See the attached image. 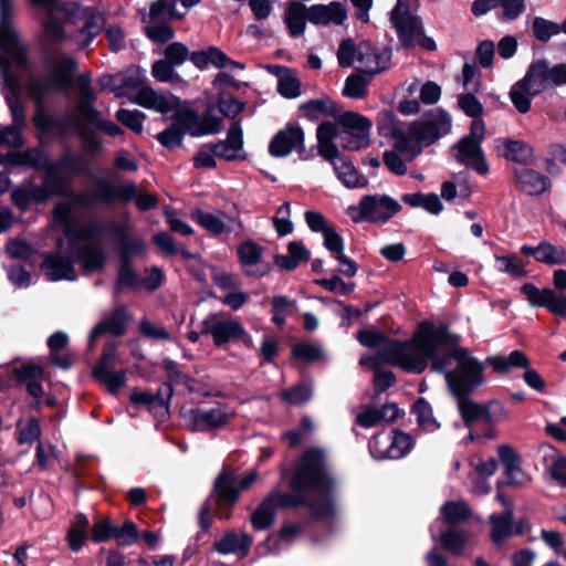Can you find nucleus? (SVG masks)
I'll return each instance as SVG.
<instances>
[{
  "mask_svg": "<svg viewBox=\"0 0 566 566\" xmlns=\"http://www.w3.org/2000/svg\"><path fill=\"white\" fill-rule=\"evenodd\" d=\"M126 322L127 315L124 307H117L113 312L105 314L103 319L90 333V346H93L94 342L105 333L115 336L123 335L125 333Z\"/></svg>",
  "mask_w": 566,
  "mask_h": 566,
  "instance_id": "obj_36",
  "label": "nucleus"
},
{
  "mask_svg": "<svg viewBox=\"0 0 566 566\" xmlns=\"http://www.w3.org/2000/svg\"><path fill=\"white\" fill-rule=\"evenodd\" d=\"M347 17L345 7L337 1L314 4L307 10V20L313 24H342Z\"/></svg>",
  "mask_w": 566,
  "mask_h": 566,
  "instance_id": "obj_37",
  "label": "nucleus"
},
{
  "mask_svg": "<svg viewBox=\"0 0 566 566\" xmlns=\"http://www.w3.org/2000/svg\"><path fill=\"white\" fill-rule=\"evenodd\" d=\"M400 209V205L386 195H369L359 201V212H398Z\"/></svg>",
  "mask_w": 566,
  "mask_h": 566,
  "instance_id": "obj_50",
  "label": "nucleus"
},
{
  "mask_svg": "<svg viewBox=\"0 0 566 566\" xmlns=\"http://www.w3.org/2000/svg\"><path fill=\"white\" fill-rule=\"evenodd\" d=\"M62 9L65 14V23H76L84 20V25L76 35L81 49L86 48L105 28L106 20L102 12L84 9L75 2L64 3Z\"/></svg>",
  "mask_w": 566,
  "mask_h": 566,
  "instance_id": "obj_13",
  "label": "nucleus"
},
{
  "mask_svg": "<svg viewBox=\"0 0 566 566\" xmlns=\"http://www.w3.org/2000/svg\"><path fill=\"white\" fill-rule=\"evenodd\" d=\"M28 66L25 48L20 42L14 29L8 24L0 27V75L10 91L20 90V81L14 71H23Z\"/></svg>",
  "mask_w": 566,
  "mask_h": 566,
  "instance_id": "obj_8",
  "label": "nucleus"
},
{
  "mask_svg": "<svg viewBox=\"0 0 566 566\" xmlns=\"http://www.w3.org/2000/svg\"><path fill=\"white\" fill-rule=\"evenodd\" d=\"M275 507L266 496L251 515V523L254 530L264 531L270 528L275 520Z\"/></svg>",
  "mask_w": 566,
  "mask_h": 566,
  "instance_id": "obj_55",
  "label": "nucleus"
},
{
  "mask_svg": "<svg viewBox=\"0 0 566 566\" xmlns=\"http://www.w3.org/2000/svg\"><path fill=\"white\" fill-rule=\"evenodd\" d=\"M455 159L480 175H488L490 167L486 163L481 144L469 139H461L454 147Z\"/></svg>",
  "mask_w": 566,
  "mask_h": 566,
  "instance_id": "obj_29",
  "label": "nucleus"
},
{
  "mask_svg": "<svg viewBox=\"0 0 566 566\" xmlns=\"http://www.w3.org/2000/svg\"><path fill=\"white\" fill-rule=\"evenodd\" d=\"M222 129V117L207 112L200 116L197 112L179 105V134L188 133L193 137L218 134Z\"/></svg>",
  "mask_w": 566,
  "mask_h": 566,
  "instance_id": "obj_18",
  "label": "nucleus"
},
{
  "mask_svg": "<svg viewBox=\"0 0 566 566\" xmlns=\"http://www.w3.org/2000/svg\"><path fill=\"white\" fill-rule=\"evenodd\" d=\"M198 222L210 233H234L241 230V221L233 214H193Z\"/></svg>",
  "mask_w": 566,
  "mask_h": 566,
  "instance_id": "obj_40",
  "label": "nucleus"
},
{
  "mask_svg": "<svg viewBox=\"0 0 566 566\" xmlns=\"http://www.w3.org/2000/svg\"><path fill=\"white\" fill-rule=\"evenodd\" d=\"M45 182L52 185L57 192L69 193L67 181L74 176L84 171L82 158L70 153L62 156L57 161L45 163Z\"/></svg>",
  "mask_w": 566,
  "mask_h": 566,
  "instance_id": "obj_17",
  "label": "nucleus"
},
{
  "mask_svg": "<svg viewBox=\"0 0 566 566\" xmlns=\"http://www.w3.org/2000/svg\"><path fill=\"white\" fill-rule=\"evenodd\" d=\"M337 135V126L334 123H322L316 130L318 154L333 164L340 181L348 187H355L358 184L357 171L352 163L339 156L338 149L334 144Z\"/></svg>",
  "mask_w": 566,
  "mask_h": 566,
  "instance_id": "obj_10",
  "label": "nucleus"
},
{
  "mask_svg": "<svg viewBox=\"0 0 566 566\" xmlns=\"http://www.w3.org/2000/svg\"><path fill=\"white\" fill-rule=\"evenodd\" d=\"M253 543L251 535L247 533L237 534L231 531L224 534L222 538L217 541L213 545L216 552L221 555L234 554L238 557H245Z\"/></svg>",
  "mask_w": 566,
  "mask_h": 566,
  "instance_id": "obj_38",
  "label": "nucleus"
},
{
  "mask_svg": "<svg viewBox=\"0 0 566 566\" xmlns=\"http://www.w3.org/2000/svg\"><path fill=\"white\" fill-rule=\"evenodd\" d=\"M430 534L433 541L439 539L442 547L455 556L463 555L464 549L469 543L468 532L454 527H450L449 530L438 534L436 526L432 525L430 527Z\"/></svg>",
  "mask_w": 566,
  "mask_h": 566,
  "instance_id": "obj_42",
  "label": "nucleus"
},
{
  "mask_svg": "<svg viewBox=\"0 0 566 566\" xmlns=\"http://www.w3.org/2000/svg\"><path fill=\"white\" fill-rule=\"evenodd\" d=\"M503 149L502 155L510 160L527 165L533 161V148L522 140H499Z\"/></svg>",
  "mask_w": 566,
  "mask_h": 566,
  "instance_id": "obj_48",
  "label": "nucleus"
},
{
  "mask_svg": "<svg viewBox=\"0 0 566 566\" xmlns=\"http://www.w3.org/2000/svg\"><path fill=\"white\" fill-rule=\"evenodd\" d=\"M390 21L395 27L401 44L406 48L413 46L422 40V27L417 17L412 15L403 3L398 0L391 12Z\"/></svg>",
  "mask_w": 566,
  "mask_h": 566,
  "instance_id": "obj_20",
  "label": "nucleus"
},
{
  "mask_svg": "<svg viewBox=\"0 0 566 566\" xmlns=\"http://www.w3.org/2000/svg\"><path fill=\"white\" fill-rule=\"evenodd\" d=\"M305 134L297 123H289L280 129L270 140L269 153L271 156L286 157L293 151L303 153Z\"/></svg>",
  "mask_w": 566,
  "mask_h": 566,
  "instance_id": "obj_22",
  "label": "nucleus"
},
{
  "mask_svg": "<svg viewBox=\"0 0 566 566\" xmlns=\"http://www.w3.org/2000/svg\"><path fill=\"white\" fill-rule=\"evenodd\" d=\"M185 61H191L198 69L205 70L209 64L221 70L227 54L217 46H210L206 51L190 52L187 46L179 43V65Z\"/></svg>",
  "mask_w": 566,
  "mask_h": 566,
  "instance_id": "obj_33",
  "label": "nucleus"
},
{
  "mask_svg": "<svg viewBox=\"0 0 566 566\" xmlns=\"http://www.w3.org/2000/svg\"><path fill=\"white\" fill-rule=\"evenodd\" d=\"M170 384H164L156 394L148 390L136 389L130 394V402L136 407H146L156 416L165 417L168 413V401L172 396Z\"/></svg>",
  "mask_w": 566,
  "mask_h": 566,
  "instance_id": "obj_28",
  "label": "nucleus"
},
{
  "mask_svg": "<svg viewBox=\"0 0 566 566\" xmlns=\"http://www.w3.org/2000/svg\"><path fill=\"white\" fill-rule=\"evenodd\" d=\"M515 184L524 192L541 195L549 188V179L527 167H520L514 170Z\"/></svg>",
  "mask_w": 566,
  "mask_h": 566,
  "instance_id": "obj_39",
  "label": "nucleus"
},
{
  "mask_svg": "<svg viewBox=\"0 0 566 566\" xmlns=\"http://www.w3.org/2000/svg\"><path fill=\"white\" fill-rule=\"evenodd\" d=\"M524 255L533 256L537 262L547 265L566 264V250L562 245L541 241L536 247L523 244L520 249Z\"/></svg>",
  "mask_w": 566,
  "mask_h": 566,
  "instance_id": "obj_34",
  "label": "nucleus"
},
{
  "mask_svg": "<svg viewBox=\"0 0 566 566\" xmlns=\"http://www.w3.org/2000/svg\"><path fill=\"white\" fill-rule=\"evenodd\" d=\"M459 336L443 324L422 322L409 344H394L389 356L402 369L421 374L431 361L432 370L441 373L453 396L470 395L485 382V363L458 346Z\"/></svg>",
  "mask_w": 566,
  "mask_h": 566,
  "instance_id": "obj_1",
  "label": "nucleus"
},
{
  "mask_svg": "<svg viewBox=\"0 0 566 566\" xmlns=\"http://www.w3.org/2000/svg\"><path fill=\"white\" fill-rule=\"evenodd\" d=\"M20 90L10 91L6 99L11 113L12 124L0 129V146L19 149L24 145L22 130L27 127V117L24 107L19 96ZM2 155H0V165H2Z\"/></svg>",
  "mask_w": 566,
  "mask_h": 566,
  "instance_id": "obj_15",
  "label": "nucleus"
},
{
  "mask_svg": "<svg viewBox=\"0 0 566 566\" xmlns=\"http://www.w3.org/2000/svg\"><path fill=\"white\" fill-rule=\"evenodd\" d=\"M290 488L293 494L272 491L268 495L275 511L281 507L305 506L314 518L335 515L336 481L328 471L323 450L312 448L296 460Z\"/></svg>",
  "mask_w": 566,
  "mask_h": 566,
  "instance_id": "obj_3",
  "label": "nucleus"
},
{
  "mask_svg": "<svg viewBox=\"0 0 566 566\" xmlns=\"http://www.w3.org/2000/svg\"><path fill=\"white\" fill-rule=\"evenodd\" d=\"M201 333L210 335L217 346H222L243 333V325L237 318L211 313L202 321Z\"/></svg>",
  "mask_w": 566,
  "mask_h": 566,
  "instance_id": "obj_23",
  "label": "nucleus"
},
{
  "mask_svg": "<svg viewBox=\"0 0 566 566\" xmlns=\"http://www.w3.org/2000/svg\"><path fill=\"white\" fill-rule=\"evenodd\" d=\"M18 440L21 444L39 441L41 437V427L38 419L31 417L27 420H20L17 423Z\"/></svg>",
  "mask_w": 566,
  "mask_h": 566,
  "instance_id": "obj_62",
  "label": "nucleus"
},
{
  "mask_svg": "<svg viewBox=\"0 0 566 566\" xmlns=\"http://www.w3.org/2000/svg\"><path fill=\"white\" fill-rule=\"evenodd\" d=\"M88 525L90 522L86 515L82 513L75 515V520L67 533L69 545L73 552H77L82 547L87 537Z\"/></svg>",
  "mask_w": 566,
  "mask_h": 566,
  "instance_id": "obj_58",
  "label": "nucleus"
},
{
  "mask_svg": "<svg viewBox=\"0 0 566 566\" xmlns=\"http://www.w3.org/2000/svg\"><path fill=\"white\" fill-rule=\"evenodd\" d=\"M213 151L218 158L226 160H235L242 157L243 132L239 122L231 124L224 140L213 144Z\"/></svg>",
  "mask_w": 566,
  "mask_h": 566,
  "instance_id": "obj_35",
  "label": "nucleus"
},
{
  "mask_svg": "<svg viewBox=\"0 0 566 566\" xmlns=\"http://www.w3.org/2000/svg\"><path fill=\"white\" fill-rule=\"evenodd\" d=\"M55 0L48 4H40L45 7L49 11V18L44 27L45 36L54 42H59L65 38L60 19L65 21V14L63 11V4H54Z\"/></svg>",
  "mask_w": 566,
  "mask_h": 566,
  "instance_id": "obj_45",
  "label": "nucleus"
},
{
  "mask_svg": "<svg viewBox=\"0 0 566 566\" xmlns=\"http://www.w3.org/2000/svg\"><path fill=\"white\" fill-rule=\"evenodd\" d=\"M177 65V43H171L165 50V57L156 61L151 67L153 76L159 82H168L174 77Z\"/></svg>",
  "mask_w": 566,
  "mask_h": 566,
  "instance_id": "obj_47",
  "label": "nucleus"
},
{
  "mask_svg": "<svg viewBox=\"0 0 566 566\" xmlns=\"http://www.w3.org/2000/svg\"><path fill=\"white\" fill-rule=\"evenodd\" d=\"M402 201L410 208H422L428 212H440L443 208L440 198L434 193H407L402 196Z\"/></svg>",
  "mask_w": 566,
  "mask_h": 566,
  "instance_id": "obj_57",
  "label": "nucleus"
},
{
  "mask_svg": "<svg viewBox=\"0 0 566 566\" xmlns=\"http://www.w3.org/2000/svg\"><path fill=\"white\" fill-rule=\"evenodd\" d=\"M441 517L451 526L465 522L471 510L463 501H448L440 507Z\"/></svg>",
  "mask_w": 566,
  "mask_h": 566,
  "instance_id": "obj_52",
  "label": "nucleus"
},
{
  "mask_svg": "<svg viewBox=\"0 0 566 566\" xmlns=\"http://www.w3.org/2000/svg\"><path fill=\"white\" fill-rule=\"evenodd\" d=\"M307 10L308 9L301 2H291L286 8L284 22L292 36H298L304 32Z\"/></svg>",
  "mask_w": 566,
  "mask_h": 566,
  "instance_id": "obj_49",
  "label": "nucleus"
},
{
  "mask_svg": "<svg viewBox=\"0 0 566 566\" xmlns=\"http://www.w3.org/2000/svg\"><path fill=\"white\" fill-rule=\"evenodd\" d=\"M391 61L388 48L376 49L369 42H363L357 48L359 70L368 74H377L387 70Z\"/></svg>",
  "mask_w": 566,
  "mask_h": 566,
  "instance_id": "obj_27",
  "label": "nucleus"
},
{
  "mask_svg": "<svg viewBox=\"0 0 566 566\" xmlns=\"http://www.w3.org/2000/svg\"><path fill=\"white\" fill-rule=\"evenodd\" d=\"M83 214H53L51 223L56 234V249L46 255L42 270L50 281H75L74 262L85 272L103 270L106 262L102 226L82 218Z\"/></svg>",
  "mask_w": 566,
  "mask_h": 566,
  "instance_id": "obj_2",
  "label": "nucleus"
},
{
  "mask_svg": "<svg viewBox=\"0 0 566 566\" xmlns=\"http://www.w3.org/2000/svg\"><path fill=\"white\" fill-rule=\"evenodd\" d=\"M521 292L533 307H545L558 316H566V296L551 289H538L532 283H525Z\"/></svg>",
  "mask_w": 566,
  "mask_h": 566,
  "instance_id": "obj_26",
  "label": "nucleus"
},
{
  "mask_svg": "<svg viewBox=\"0 0 566 566\" xmlns=\"http://www.w3.org/2000/svg\"><path fill=\"white\" fill-rule=\"evenodd\" d=\"M217 107L224 117L234 118L243 111L244 103L227 92H220L218 93Z\"/></svg>",
  "mask_w": 566,
  "mask_h": 566,
  "instance_id": "obj_63",
  "label": "nucleus"
},
{
  "mask_svg": "<svg viewBox=\"0 0 566 566\" xmlns=\"http://www.w3.org/2000/svg\"><path fill=\"white\" fill-rule=\"evenodd\" d=\"M293 357L304 363L319 360L324 356V350L318 343L303 342L293 346Z\"/></svg>",
  "mask_w": 566,
  "mask_h": 566,
  "instance_id": "obj_61",
  "label": "nucleus"
},
{
  "mask_svg": "<svg viewBox=\"0 0 566 566\" xmlns=\"http://www.w3.org/2000/svg\"><path fill=\"white\" fill-rule=\"evenodd\" d=\"M277 92L285 98H296L301 95V82L292 70L277 80Z\"/></svg>",
  "mask_w": 566,
  "mask_h": 566,
  "instance_id": "obj_64",
  "label": "nucleus"
},
{
  "mask_svg": "<svg viewBox=\"0 0 566 566\" xmlns=\"http://www.w3.org/2000/svg\"><path fill=\"white\" fill-rule=\"evenodd\" d=\"M513 505L507 503L506 510L503 513H494L490 516L491 523V537L493 542L500 545L505 538L515 534H522L524 532L523 523L514 525L513 523Z\"/></svg>",
  "mask_w": 566,
  "mask_h": 566,
  "instance_id": "obj_32",
  "label": "nucleus"
},
{
  "mask_svg": "<svg viewBox=\"0 0 566 566\" xmlns=\"http://www.w3.org/2000/svg\"><path fill=\"white\" fill-rule=\"evenodd\" d=\"M390 436L389 449H387V455L390 460H398L407 455L413 448V439L410 434L392 430Z\"/></svg>",
  "mask_w": 566,
  "mask_h": 566,
  "instance_id": "obj_54",
  "label": "nucleus"
},
{
  "mask_svg": "<svg viewBox=\"0 0 566 566\" xmlns=\"http://www.w3.org/2000/svg\"><path fill=\"white\" fill-rule=\"evenodd\" d=\"M526 74L534 91L541 93L548 86L566 84V63L551 65L545 60H538L530 65Z\"/></svg>",
  "mask_w": 566,
  "mask_h": 566,
  "instance_id": "obj_24",
  "label": "nucleus"
},
{
  "mask_svg": "<svg viewBox=\"0 0 566 566\" xmlns=\"http://www.w3.org/2000/svg\"><path fill=\"white\" fill-rule=\"evenodd\" d=\"M485 363L492 366L496 373H506L512 368H527L530 359L523 352L513 350L509 356H489Z\"/></svg>",
  "mask_w": 566,
  "mask_h": 566,
  "instance_id": "obj_46",
  "label": "nucleus"
},
{
  "mask_svg": "<svg viewBox=\"0 0 566 566\" xmlns=\"http://www.w3.org/2000/svg\"><path fill=\"white\" fill-rule=\"evenodd\" d=\"M182 386L185 390L198 397H223L224 394L220 390L212 389L208 384L202 380L181 376L179 374V387Z\"/></svg>",
  "mask_w": 566,
  "mask_h": 566,
  "instance_id": "obj_60",
  "label": "nucleus"
},
{
  "mask_svg": "<svg viewBox=\"0 0 566 566\" xmlns=\"http://www.w3.org/2000/svg\"><path fill=\"white\" fill-rule=\"evenodd\" d=\"M2 164L11 166H27L36 169L45 168L46 157L36 148H30L25 151H12L2 156Z\"/></svg>",
  "mask_w": 566,
  "mask_h": 566,
  "instance_id": "obj_44",
  "label": "nucleus"
},
{
  "mask_svg": "<svg viewBox=\"0 0 566 566\" xmlns=\"http://www.w3.org/2000/svg\"><path fill=\"white\" fill-rule=\"evenodd\" d=\"M380 133L392 139V147L407 157L415 159L421 153V144L430 145L451 129V117L440 108L430 111L421 120L407 127L400 125L390 112H381L378 119Z\"/></svg>",
  "mask_w": 566,
  "mask_h": 566,
  "instance_id": "obj_5",
  "label": "nucleus"
},
{
  "mask_svg": "<svg viewBox=\"0 0 566 566\" xmlns=\"http://www.w3.org/2000/svg\"><path fill=\"white\" fill-rule=\"evenodd\" d=\"M234 409L222 402H217L210 408H181L179 418L182 426L192 432H206L226 427L234 417Z\"/></svg>",
  "mask_w": 566,
  "mask_h": 566,
  "instance_id": "obj_11",
  "label": "nucleus"
},
{
  "mask_svg": "<svg viewBox=\"0 0 566 566\" xmlns=\"http://www.w3.org/2000/svg\"><path fill=\"white\" fill-rule=\"evenodd\" d=\"M76 65V61L70 56H55L50 62L48 76L30 78L29 96L36 103L33 123L43 134L63 136L74 128V118L69 114L62 117L51 116L43 109V103L53 92L66 90L72 85Z\"/></svg>",
  "mask_w": 566,
  "mask_h": 566,
  "instance_id": "obj_4",
  "label": "nucleus"
},
{
  "mask_svg": "<svg viewBox=\"0 0 566 566\" xmlns=\"http://www.w3.org/2000/svg\"><path fill=\"white\" fill-rule=\"evenodd\" d=\"M541 463L551 480L560 488H566V455L551 444L538 449Z\"/></svg>",
  "mask_w": 566,
  "mask_h": 566,
  "instance_id": "obj_31",
  "label": "nucleus"
},
{
  "mask_svg": "<svg viewBox=\"0 0 566 566\" xmlns=\"http://www.w3.org/2000/svg\"><path fill=\"white\" fill-rule=\"evenodd\" d=\"M412 415L416 417L418 426L427 432H433L440 424L433 417L432 408L424 398H419L412 406Z\"/></svg>",
  "mask_w": 566,
  "mask_h": 566,
  "instance_id": "obj_53",
  "label": "nucleus"
},
{
  "mask_svg": "<svg viewBox=\"0 0 566 566\" xmlns=\"http://www.w3.org/2000/svg\"><path fill=\"white\" fill-rule=\"evenodd\" d=\"M116 361V348L109 345L105 348L98 363L93 368L94 378L104 384L113 395H116L126 382V373L124 370L113 371Z\"/></svg>",
  "mask_w": 566,
  "mask_h": 566,
  "instance_id": "obj_25",
  "label": "nucleus"
},
{
  "mask_svg": "<svg viewBox=\"0 0 566 566\" xmlns=\"http://www.w3.org/2000/svg\"><path fill=\"white\" fill-rule=\"evenodd\" d=\"M470 395L454 396L458 401L459 411L468 427L475 421L494 423L506 416L505 407L497 400H491L485 405L476 403Z\"/></svg>",
  "mask_w": 566,
  "mask_h": 566,
  "instance_id": "obj_16",
  "label": "nucleus"
},
{
  "mask_svg": "<svg viewBox=\"0 0 566 566\" xmlns=\"http://www.w3.org/2000/svg\"><path fill=\"white\" fill-rule=\"evenodd\" d=\"M265 249L252 240H245L237 248L242 272L252 277H263L270 273L272 265L264 258Z\"/></svg>",
  "mask_w": 566,
  "mask_h": 566,
  "instance_id": "obj_21",
  "label": "nucleus"
},
{
  "mask_svg": "<svg viewBox=\"0 0 566 566\" xmlns=\"http://www.w3.org/2000/svg\"><path fill=\"white\" fill-rule=\"evenodd\" d=\"M494 260V268L500 273H505L513 277H523L527 274L525 263L516 254L495 255Z\"/></svg>",
  "mask_w": 566,
  "mask_h": 566,
  "instance_id": "obj_56",
  "label": "nucleus"
},
{
  "mask_svg": "<svg viewBox=\"0 0 566 566\" xmlns=\"http://www.w3.org/2000/svg\"><path fill=\"white\" fill-rule=\"evenodd\" d=\"M343 130L339 135L340 145L348 150H359L369 145L371 122L355 112H345L338 117Z\"/></svg>",
  "mask_w": 566,
  "mask_h": 566,
  "instance_id": "obj_14",
  "label": "nucleus"
},
{
  "mask_svg": "<svg viewBox=\"0 0 566 566\" xmlns=\"http://www.w3.org/2000/svg\"><path fill=\"white\" fill-rule=\"evenodd\" d=\"M177 0H157L151 3L149 13H142V20L147 25V36L156 43H165L174 38L175 30L170 22L177 18Z\"/></svg>",
  "mask_w": 566,
  "mask_h": 566,
  "instance_id": "obj_12",
  "label": "nucleus"
},
{
  "mask_svg": "<svg viewBox=\"0 0 566 566\" xmlns=\"http://www.w3.org/2000/svg\"><path fill=\"white\" fill-rule=\"evenodd\" d=\"M399 416L395 403H386L381 408L367 407L357 415L356 423L363 428H373L381 422H394Z\"/></svg>",
  "mask_w": 566,
  "mask_h": 566,
  "instance_id": "obj_41",
  "label": "nucleus"
},
{
  "mask_svg": "<svg viewBox=\"0 0 566 566\" xmlns=\"http://www.w3.org/2000/svg\"><path fill=\"white\" fill-rule=\"evenodd\" d=\"M32 203H43L46 202L52 195H62V202L56 205L53 212H69L71 209H66L65 205V195L64 192L55 191L54 186L48 185L44 181V185L41 186H29Z\"/></svg>",
  "mask_w": 566,
  "mask_h": 566,
  "instance_id": "obj_59",
  "label": "nucleus"
},
{
  "mask_svg": "<svg viewBox=\"0 0 566 566\" xmlns=\"http://www.w3.org/2000/svg\"><path fill=\"white\" fill-rule=\"evenodd\" d=\"M145 76L146 71L137 67L124 78V86L130 88L140 87L133 102L146 108L156 109L160 113L169 112L171 109V103L164 95L154 91L150 86L144 85Z\"/></svg>",
  "mask_w": 566,
  "mask_h": 566,
  "instance_id": "obj_19",
  "label": "nucleus"
},
{
  "mask_svg": "<svg viewBox=\"0 0 566 566\" xmlns=\"http://www.w3.org/2000/svg\"><path fill=\"white\" fill-rule=\"evenodd\" d=\"M102 228L105 229L104 242L109 238H114L117 240L119 245L122 265L117 276V286H130L133 289H140V280H138L136 273L132 269L129 260L134 255L140 254L144 251V241L139 238L132 237L127 228H117L113 226H102Z\"/></svg>",
  "mask_w": 566,
  "mask_h": 566,
  "instance_id": "obj_9",
  "label": "nucleus"
},
{
  "mask_svg": "<svg viewBox=\"0 0 566 566\" xmlns=\"http://www.w3.org/2000/svg\"><path fill=\"white\" fill-rule=\"evenodd\" d=\"M80 92V102L75 114H69L71 118H77L78 124L81 118L90 124L96 125L99 120V112L93 107L95 94L91 88V76L82 74L76 81Z\"/></svg>",
  "mask_w": 566,
  "mask_h": 566,
  "instance_id": "obj_30",
  "label": "nucleus"
},
{
  "mask_svg": "<svg viewBox=\"0 0 566 566\" xmlns=\"http://www.w3.org/2000/svg\"><path fill=\"white\" fill-rule=\"evenodd\" d=\"M136 195L134 184L117 185L108 179L99 178L92 189L65 195L66 209H84L96 205L127 202Z\"/></svg>",
  "mask_w": 566,
  "mask_h": 566,
  "instance_id": "obj_7",
  "label": "nucleus"
},
{
  "mask_svg": "<svg viewBox=\"0 0 566 566\" xmlns=\"http://www.w3.org/2000/svg\"><path fill=\"white\" fill-rule=\"evenodd\" d=\"M298 108L308 119H317L321 115L335 116L337 114V107L329 97L311 99L301 104Z\"/></svg>",
  "mask_w": 566,
  "mask_h": 566,
  "instance_id": "obj_51",
  "label": "nucleus"
},
{
  "mask_svg": "<svg viewBox=\"0 0 566 566\" xmlns=\"http://www.w3.org/2000/svg\"><path fill=\"white\" fill-rule=\"evenodd\" d=\"M537 94H539V92L534 91L532 81L527 80V74H525L522 80L512 86L510 98L515 108L520 113L525 114L531 109L532 97Z\"/></svg>",
  "mask_w": 566,
  "mask_h": 566,
  "instance_id": "obj_43",
  "label": "nucleus"
},
{
  "mask_svg": "<svg viewBox=\"0 0 566 566\" xmlns=\"http://www.w3.org/2000/svg\"><path fill=\"white\" fill-rule=\"evenodd\" d=\"M258 474L250 472L239 479L233 472L223 470L214 482L211 496L201 506L199 512V525L203 531L209 530L212 524V513L220 520H228L231 510L238 502L239 493L248 489L256 480Z\"/></svg>",
  "mask_w": 566,
  "mask_h": 566,
  "instance_id": "obj_6",
  "label": "nucleus"
}]
</instances>
